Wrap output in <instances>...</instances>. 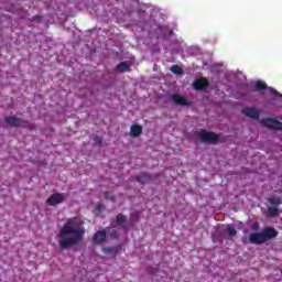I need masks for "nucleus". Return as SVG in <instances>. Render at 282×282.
<instances>
[{
  "label": "nucleus",
  "instance_id": "nucleus-1",
  "mask_svg": "<svg viewBox=\"0 0 282 282\" xmlns=\"http://www.w3.org/2000/svg\"><path fill=\"white\" fill-rule=\"evenodd\" d=\"M84 235L85 227L83 219L79 217L69 218L59 230V248L67 250V248H72V246H77V243L83 241Z\"/></svg>",
  "mask_w": 282,
  "mask_h": 282
},
{
  "label": "nucleus",
  "instance_id": "nucleus-2",
  "mask_svg": "<svg viewBox=\"0 0 282 282\" xmlns=\"http://www.w3.org/2000/svg\"><path fill=\"white\" fill-rule=\"evenodd\" d=\"M279 234L274 228H265L262 232H252L249 235L250 243H254L256 246H261V243H265V241H270V239H274Z\"/></svg>",
  "mask_w": 282,
  "mask_h": 282
},
{
  "label": "nucleus",
  "instance_id": "nucleus-3",
  "mask_svg": "<svg viewBox=\"0 0 282 282\" xmlns=\"http://www.w3.org/2000/svg\"><path fill=\"white\" fill-rule=\"evenodd\" d=\"M199 140H202V142H212L213 144H216V142L219 141V135H217L216 133L213 132H208L205 130H200L197 133Z\"/></svg>",
  "mask_w": 282,
  "mask_h": 282
},
{
  "label": "nucleus",
  "instance_id": "nucleus-4",
  "mask_svg": "<svg viewBox=\"0 0 282 282\" xmlns=\"http://www.w3.org/2000/svg\"><path fill=\"white\" fill-rule=\"evenodd\" d=\"M65 194H52L47 200L46 204L48 206H58V204H63L65 202Z\"/></svg>",
  "mask_w": 282,
  "mask_h": 282
},
{
  "label": "nucleus",
  "instance_id": "nucleus-5",
  "mask_svg": "<svg viewBox=\"0 0 282 282\" xmlns=\"http://www.w3.org/2000/svg\"><path fill=\"white\" fill-rule=\"evenodd\" d=\"M7 127H25V122L22 121L21 119H17L14 117H8L4 120Z\"/></svg>",
  "mask_w": 282,
  "mask_h": 282
},
{
  "label": "nucleus",
  "instance_id": "nucleus-6",
  "mask_svg": "<svg viewBox=\"0 0 282 282\" xmlns=\"http://www.w3.org/2000/svg\"><path fill=\"white\" fill-rule=\"evenodd\" d=\"M262 124L269 129H282V123L274 119H264L262 120Z\"/></svg>",
  "mask_w": 282,
  "mask_h": 282
},
{
  "label": "nucleus",
  "instance_id": "nucleus-7",
  "mask_svg": "<svg viewBox=\"0 0 282 282\" xmlns=\"http://www.w3.org/2000/svg\"><path fill=\"white\" fill-rule=\"evenodd\" d=\"M130 135L131 138H140V135H142V126L132 124L130 128Z\"/></svg>",
  "mask_w": 282,
  "mask_h": 282
},
{
  "label": "nucleus",
  "instance_id": "nucleus-8",
  "mask_svg": "<svg viewBox=\"0 0 282 282\" xmlns=\"http://www.w3.org/2000/svg\"><path fill=\"white\" fill-rule=\"evenodd\" d=\"M208 87V79L199 78L194 82V89H206Z\"/></svg>",
  "mask_w": 282,
  "mask_h": 282
},
{
  "label": "nucleus",
  "instance_id": "nucleus-9",
  "mask_svg": "<svg viewBox=\"0 0 282 282\" xmlns=\"http://www.w3.org/2000/svg\"><path fill=\"white\" fill-rule=\"evenodd\" d=\"M242 113L245 116H248V118H259V110H257L254 108H245L242 110Z\"/></svg>",
  "mask_w": 282,
  "mask_h": 282
},
{
  "label": "nucleus",
  "instance_id": "nucleus-10",
  "mask_svg": "<svg viewBox=\"0 0 282 282\" xmlns=\"http://www.w3.org/2000/svg\"><path fill=\"white\" fill-rule=\"evenodd\" d=\"M106 237L107 234L105 231H98L97 234H95L94 241L95 243H102Z\"/></svg>",
  "mask_w": 282,
  "mask_h": 282
},
{
  "label": "nucleus",
  "instance_id": "nucleus-11",
  "mask_svg": "<svg viewBox=\"0 0 282 282\" xmlns=\"http://www.w3.org/2000/svg\"><path fill=\"white\" fill-rule=\"evenodd\" d=\"M172 100L176 105H188V101L184 97H182L181 95H173Z\"/></svg>",
  "mask_w": 282,
  "mask_h": 282
},
{
  "label": "nucleus",
  "instance_id": "nucleus-12",
  "mask_svg": "<svg viewBox=\"0 0 282 282\" xmlns=\"http://www.w3.org/2000/svg\"><path fill=\"white\" fill-rule=\"evenodd\" d=\"M129 67H131V64L128 62H122L118 65V70L119 72H129Z\"/></svg>",
  "mask_w": 282,
  "mask_h": 282
},
{
  "label": "nucleus",
  "instance_id": "nucleus-13",
  "mask_svg": "<svg viewBox=\"0 0 282 282\" xmlns=\"http://www.w3.org/2000/svg\"><path fill=\"white\" fill-rule=\"evenodd\" d=\"M227 232L229 237H235V235H237V229H235V226L228 225Z\"/></svg>",
  "mask_w": 282,
  "mask_h": 282
},
{
  "label": "nucleus",
  "instance_id": "nucleus-14",
  "mask_svg": "<svg viewBox=\"0 0 282 282\" xmlns=\"http://www.w3.org/2000/svg\"><path fill=\"white\" fill-rule=\"evenodd\" d=\"M269 202L273 206H279L281 204V197H271V198H269Z\"/></svg>",
  "mask_w": 282,
  "mask_h": 282
},
{
  "label": "nucleus",
  "instance_id": "nucleus-15",
  "mask_svg": "<svg viewBox=\"0 0 282 282\" xmlns=\"http://www.w3.org/2000/svg\"><path fill=\"white\" fill-rule=\"evenodd\" d=\"M127 218L123 215H118L116 226H122V224H124Z\"/></svg>",
  "mask_w": 282,
  "mask_h": 282
},
{
  "label": "nucleus",
  "instance_id": "nucleus-16",
  "mask_svg": "<svg viewBox=\"0 0 282 282\" xmlns=\"http://www.w3.org/2000/svg\"><path fill=\"white\" fill-rule=\"evenodd\" d=\"M276 215H279V209H276L275 207H269V216L276 217Z\"/></svg>",
  "mask_w": 282,
  "mask_h": 282
},
{
  "label": "nucleus",
  "instance_id": "nucleus-17",
  "mask_svg": "<svg viewBox=\"0 0 282 282\" xmlns=\"http://www.w3.org/2000/svg\"><path fill=\"white\" fill-rule=\"evenodd\" d=\"M171 72L173 74H183L182 67L175 65L171 67Z\"/></svg>",
  "mask_w": 282,
  "mask_h": 282
},
{
  "label": "nucleus",
  "instance_id": "nucleus-18",
  "mask_svg": "<svg viewBox=\"0 0 282 282\" xmlns=\"http://www.w3.org/2000/svg\"><path fill=\"white\" fill-rule=\"evenodd\" d=\"M256 87L257 89H265L267 85L264 84V82L259 80L256 83Z\"/></svg>",
  "mask_w": 282,
  "mask_h": 282
},
{
  "label": "nucleus",
  "instance_id": "nucleus-19",
  "mask_svg": "<svg viewBox=\"0 0 282 282\" xmlns=\"http://www.w3.org/2000/svg\"><path fill=\"white\" fill-rule=\"evenodd\" d=\"M104 252H105L106 254H111V253L113 252V250L107 248V249H104Z\"/></svg>",
  "mask_w": 282,
  "mask_h": 282
},
{
  "label": "nucleus",
  "instance_id": "nucleus-20",
  "mask_svg": "<svg viewBox=\"0 0 282 282\" xmlns=\"http://www.w3.org/2000/svg\"><path fill=\"white\" fill-rule=\"evenodd\" d=\"M269 89V91L271 93V94H273L274 96H276L279 93H276V90H274V88H268Z\"/></svg>",
  "mask_w": 282,
  "mask_h": 282
},
{
  "label": "nucleus",
  "instance_id": "nucleus-21",
  "mask_svg": "<svg viewBox=\"0 0 282 282\" xmlns=\"http://www.w3.org/2000/svg\"><path fill=\"white\" fill-rule=\"evenodd\" d=\"M101 208H102V207H101L100 205L97 206V208L95 209L96 215H98V214L100 213Z\"/></svg>",
  "mask_w": 282,
  "mask_h": 282
},
{
  "label": "nucleus",
  "instance_id": "nucleus-22",
  "mask_svg": "<svg viewBox=\"0 0 282 282\" xmlns=\"http://www.w3.org/2000/svg\"><path fill=\"white\" fill-rule=\"evenodd\" d=\"M253 228H259V224H254V225H253Z\"/></svg>",
  "mask_w": 282,
  "mask_h": 282
}]
</instances>
